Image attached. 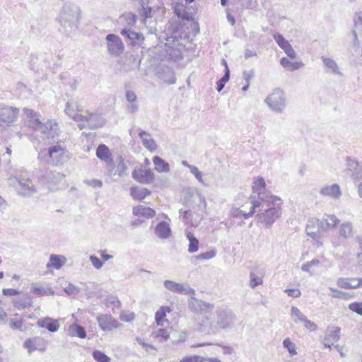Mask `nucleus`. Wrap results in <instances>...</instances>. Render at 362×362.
I'll return each mask as SVG.
<instances>
[{"label":"nucleus","instance_id":"40","mask_svg":"<svg viewBox=\"0 0 362 362\" xmlns=\"http://www.w3.org/2000/svg\"><path fill=\"white\" fill-rule=\"evenodd\" d=\"M186 237L189 242L188 246V252L189 253H194L197 252L199 250V240L191 232H187Z\"/></svg>","mask_w":362,"mask_h":362},{"label":"nucleus","instance_id":"43","mask_svg":"<svg viewBox=\"0 0 362 362\" xmlns=\"http://www.w3.org/2000/svg\"><path fill=\"white\" fill-rule=\"evenodd\" d=\"M291 316L294 317V322L299 323L305 320L307 317L296 307H292L291 310Z\"/></svg>","mask_w":362,"mask_h":362},{"label":"nucleus","instance_id":"64","mask_svg":"<svg viewBox=\"0 0 362 362\" xmlns=\"http://www.w3.org/2000/svg\"><path fill=\"white\" fill-rule=\"evenodd\" d=\"M136 95L132 90H127L126 92V99L129 103H134L136 100Z\"/></svg>","mask_w":362,"mask_h":362},{"label":"nucleus","instance_id":"62","mask_svg":"<svg viewBox=\"0 0 362 362\" xmlns=\"http://www.w3.org/2000/svg\"><path fill=\"white\" fill-rule=\"evenodd\" d=\"M26 300H17L15 303L16 307L18 308H25L30 306V303L28 301V298L26 297Z\"/></svg>","mask_w":362,"mask_h":362},{"label":"nucleus","instance_id":"56","mask_svg":"<svg viewBox=\"0 0 362 362\" xmlns=\"http://www.w3.org/2000/svg\"><path fill=\"white\" fill-rule=\"evenodd\" d=\"M121 18L127 21V23L129 25H134L136 21V15H134V14H133L132 13H128L124 14L121 17Z\"/></svg>","mask_w":362,"mask_h":362},{"label":"nucleus","instance_id":"38","mask_svg":"<svg viewBox=\"0 0 362 362\" xmlns=\"http://www.w3.org/2000/svg\"><path fill=\"white\" fill-rule=\"evenodd\" d=\"M280 64L284 68L288 69L290 71H294L299 69L300 68L304 66V64L302 62H292L286 57H283L281 59Z\"/></svg>","mask_w":362,"mask_h":362},{"label":"nucleus","instance_id":"59","mask_svg":"<svg viewBox=\"0 0 362 362\" xmlns=\"http://www.w3.org/2000/svg\"><path fill=\"white\" fill-rule=\"evenodd\" d=\"M349 308L353 312L362 315V303H352L349 305Z\"/></svg>","mask_w":362,"mask_h":362},{"label":"nucleus","instance_id":"20","mask_svg":"<svg viewBox=\"0 0 362 362\" xmlns=\"http://www.w3.org/2000/svg\"><path fill=\"white\" fill-rule=\"evenodd\" d=\"M18 180L19 193L25 196H30L36 192V189L29 178L20 177Z\"/></svg>","mask_w":362,"mask_h":362},{"label":"nucleus","instance_id":"55","mask_svg":"<svg viewBox=\"0 0 362 362\" xmlns=\"http://www.w3.org/2000/svg\"><path fill=\"white\" fill-rule=\"evenodd\" d=\"M179 214L180 216H182L183 221H185V223H189L192 221V214L191 211L180 209L179 211Z\"/></svg>","mask_w":362,"mask_h":362},{"label":"nucleus","instance_id":"34","mask_svg":"<svg viewBox=\"0 0 362 362\" xmlns=\"http://www.w3.org/2000/svg\"><path fill=\"white\" fill-rule=\"evenodd\" d=\"M67 333L71 337H78L81 339L86 337L85 329L76 323H73L68 327Z\"/></svg>","mask_w":362,"mask_h":362},{"label":"nucleus","instance_id":"63","mask_svg":"<svg viewBox=\"0 0 362 362\" xmlns=\"http://www.w3.org/2000/svg\"><path fill=\"white\" fill-rule=\"evenodd\" d=\"M3 295L6 296H13L20 293V291L13 288H4L2 291Z\"/></svg>","mask_w":362,"mask_h":362},{"label":"nucleus","instance_id":"33","mask_svg":"<svg viewBox=\"0 0 362 362\" xmlns=\"http://www.w3.org/2000/svg\"><path fill=\"white\" fill-rule=\"evenodd\" d=\"M66 262V258L64 256L52 254L49 256V261L47 264V268L53 267L56 269H59Z\"/></svg>","mask_w":362,"mask_h":362},{"label":"nucleus","instance_id":"5","mask_svg":"<svg viewBox=\"0 0 362 362\" xmlns=\"http://www.w3.org/2000/svg\"><path fill=\"white\" fill-rule=\"evenodd\" d=\"M346 173L351 177L353 182L358 187V193L360 197H362V166L355 159H347Z\"/></svg>","mask_w":362,"mask_h":362},{"label":"nucleus","instance_id":"9","mask_svg":"<svg viewBox=\"0 0 362 362\" xmlns=\"http://www.w3.org/2000/svg\"><path fill=\"white\" fill-rule=\"evenodd\" d=\"M163 285L165 288L173 293L182 295L195 294V291L188 284H180L171 280H165Z\"/></svg>","mask_w":362,"mask_h":362},{"label":"nucleus","instance_id":"22","mask_svg":"<svg viewBox=\"0 0 362 362\" xmlns=\"http://www.w3.org/2000/svg\"><path fill=\"white\" fill-rule=\"evenodd\" d=\"M39 327L46 328L51 332H57L59 328V323L57 320L52 319L49 317H43L37 322Z\"/></svg>","mask_w":362,"mask_h":362},{"label":"nucleus","instance_id":"47","mask_svg":"<svg viewBox=\"0 0 362 362\" xmlns=\"http://www.w3.org/2000/svg\"><path fill=\"white\" fill-rule=\"evenodd\" d=\"M329 289L333 293L330 295V296L332 298L347 300L351 297V295L349 293L343 292L332 287H329Z\"/></svg>","mask_w":362,"mask_h":362},{"label":"nucleus","instance_id":"13","mask_svg":"<svg viewBox=\"0 0 362 362\" xmlns=\"http://www.w3.org/2000/svg\"><path fill=\"white\" fill-rule=\"evenodd\" d=\"M354 28L352 30L351 37H353L352 45L351 47V52H357L359 48V41L358 40V33L362 32V14L356 13L354 17Z\"/></svg>","mask_w":362,"mask_h":362},{"label":"nucleus","instance_id":"3","mask_svg":"<svg viewBox=\"0 0 362 362\" xmlns=\"http://www.w3.org/2000/svg\"><path fill=\"white\" fill-rule=\"evenodd\" d=\"M80 9L74 5H65L59 15V22L66 33H69L78 28Z\"/></svg>","mask_w":362,"mask_h":362},{"label":"nucleus","instance_id":"29","mask_svg":"<svg viewBox=\"0 0 362 362\" xmlns=\"http://www.w3.org/2000/svg\"><path fill=\"white\" fill-rule=\"evenodd\" d=\"M133 214L136 216L150 218L156 215V211L150 207L139 205L133 208Z\"/></svg>","mask_w":362,"mask_h":362},{"label":"nucleus","instance_id":"53","mask_svg":"<svg viewBox=\"0 0 362 362\" xmlns=\"http://www.w3.org/2000/svg\"><path fill=\"white\" fill-rule=\"evenodd\" d=\"M216 255V250H211L197 255L196 259L198 260H208L214 258Z\"/></svg>","mask_w":362,"mask_h":362},{"label":"nucleus","instance_id":"32","mask_svg":"<svg viewBox=\"0 0 362 362\" xmlns=\"http://www.w3.org/2000/svg\"><path fill=\"white\" fill-rule=\"evenodd\" d=\"M320 223V228L325 230L334 228L339 223V220L334 215H325Z\"/></svg>","mask_w":362,"mask_h":362},{"label":"nucleus","instance_id":"17","mask_svg":"<svg viewBox=\"0 0 362 362\" xmlns=\"http://www.w3.org/2000/svg\"><path fill=\"white\" fill-rule=\"evenodd\" d=\"M319 193L325 197H328L332 199L337 200L342 196V191L340 186L337 183L330 185H325L322 187Z\"/></svg>","mask_w":362,"mask_h":362},{"label":"nucleus","instance_id":"36","mask_svg":"<svg viewBox=\"0 0 362 362\" xmlns=\"http://www.w3.org/2000/svg\"><path fill=\"white\" fill-rule=\"evenodd\" d=\"M155 169L159 173H168L170 171L169 164L159 156L153 158Z\"/></svg>","mask_w":362,"mask_h":362},{"label":"nucleus","instance_id":"26","mask_svg":"<svg viewBox=\"0 0 362 362\" xmlns=\"http://www.w3.org/2000/svg\"><path fill=\"white\" fill-rule=\"evenodd\" d=\"M155 233L159 238H168L171 235V229L169 224L165 221L158 223L155 228Z\"/></svg>","mask_w":362,"mask_h":362},{"label":"nucleus","instance_id":"35","mask_svg":"<svg viewBox=\"0 0 362 362\" xmlns=\"http://www.w3.org/2000/svg\"><path fill=\"white\" fill-rule=\"evenodd\" d=\"M254 200L248 201L247 203L250 205V211L246 212L245 211L240 210L237 208H233L231 211V215L234 218H240L243 217L245 219H247L252 216L255 214V209H252V202Z\"/></svg>","mask_w":362,"mask_h":362},{"label":"nucleus","instance_id":"21","mask_svg":"<svg viewBox=\"0 0 362 362\" xmlns=\"http://www.w3.org/2000/svg\"><path fill=\"white\" fill-rule=\"evenodd\" d=\"M133 177L141 183L149 184L154 180V174L150 169L133 172Z\"/></svg>","mask_w":362,"mask_h":362},{"label":"nucleus","instance_id":"25","mask_svg":"<svg viewBox=\"0 0 362 362\" xmlns=\"http://www.w3.org/2000/svg\"><path fill=\"white\" fill-rule=\"evenodd\" d=\"M337 284L338 286L345 289L355 288L362 284V279L339 278L337 281Z\"/></svg>","mask_w":362,"mask_h":362},{"label":"nucleus","instance_id":"61","mask_svg":"<svg viewBox=\"0 0 362 362\" xmlns=\"http://www.w3.org/2000/svg\"><path fill=\"white\" fill-rule=\"evenodd\" d=\"M303 324H304L305 329H306L307 330H308L310 332H313L317 329V327L316 324L314 323L313 322H311L308 318L305 319V320L303 322Z\"/></svg>","mask_w":362,"mask_h":362},{"label":"nucleus","instance_id":"7","mask_svg":"<svg viewBox=\"0 0 362 362\" xmlns=\"http://www.w3.org/2000/svg\"><path fill=\"white\" fill-rule=\"evenodd\" d=\"M39 132L42 134L43 139L48 143L54 141L60 133L59 124L55 119H48L41 126Z\"/></svg>","mask_w":362,"mask_h":362},{"label":"nucleus","instance_id":"44","mask_svg":"<svg viewBox=\"0 0 362 362\" xmlns=\"http://www.w3.org/2000/svg\"><path fill=\"white\" fill-rule=\"evenodd\" d=\"M229 78L230 70L228 67H226L224 75L216 83V90L218 92H221L223 89L226 83L228 81Z\"/></svg>","mask_w":362,"mask_h":362},{"label":"nucleus","instance_id":"10","mask_svg":"<svg viewBox=\"0 0 362 362\" xmlns=\"http://www.w3.org/2000/svg\"><path fill=\"white\" fill-rule=\"evenodd\" d=\"M107 49L110 54L119 55L124 50V44L118 35L108 34L106 36Z\"/></svg>","mask_w":362,"mask_h":362},{"label":"nucleus","instance_id":"2","mask_svg":"<svg viewBox=\"0 0 362 362\" xmlns=\"http://www.w3.org/2000/svg\"><path fill=\"white\" fill-rule=\"evenodd\" d=\"M216 314V322L205 317L199 324V331L208 334H214L218 332V328L223 329L230 328L236 321L235 315L229 310L220 309Z\"/></svg>","mask_w":362,"mask_h":362},{"label":"nucleus","instance_id":"8","mask_svg":"<svg viewBox=\"0 0 362 362\" xmlns=\"http://www.w3.org/2000/svg\"><path fill=\"white\" fill-rule=\"evenodd\" d=\"M45 182L50 191H56L64 187V175L59 172L49 171L45 175Z\"/></svg>","mask_w":362,"mask_h":362},{"label":"nucleus","instance_id":"54","mask_svg":"<svg viewBox=\"0 0 362 362\" xmlns=\"http://www.w3.org/2000/svg\"><path fill=\"white\" fill-rule=\"evenodd\" d=\"M165 77L163 78V81L165 83L168 84H174L176 82V78L175 76L174 72L170 69H167L165 71Z\"/></svg>","mask_w":362,"mask_h":362},{"label":"nucleus","instance_id":"48","mask_svg":"<svg viewBox=\"0 0 362 362\" xmlns=\"http://www.w3.org/2000/svg\"><path fill=\"white\" fill-rule=\"evenodd\" d=\"M93 357L97 362H110L111 361L109 356L99 350L93 351Z\"/></svg>","mask_w":362,"mask_h":362},{"label":"nucleus","instance_id":"19","mask_svg":"<svg viewBox=\"0 0 362 362\" xmlns=\"http://www.w3.org/2000/svg\"><path fill=\"white\" fill-rule=\"evenodd\" d=\"M274 38L279 46L282 49H284L288 57L291 59H294L296 57V54L295 50L293 49L288 40H286L282 35L276 33L274 35Z\"/></svg>","mask_w":362,"mask_h":362},{"label":"nucleus","instance_id":"46","mask_svg":"<svg viewBox=\"0 0 362 362\" xmlns=\"http://www.w3.org/2000/svg\"><path fill=\"white\" fill-rule=\"evenodd\" d=\"M196 195L198 198V208L203 213L206 214L207 203L204 195L199 191L196 192Z\"/></svg>","mask_w":362,"mask_h":362},{"label":"nucleus","instance_id":"31","mask_svg":"<svg viewBox=\"0 0 362 362\" xmlns=\"http://www.w3.org/2000/svg\"><path fill=\"white\" fill-rule=\"evenodd\" d=\"M109 170L113 174V175H117L119 177H123L127 175V166L122 156H119L117 158V164L115 167L109 169Z\"/></svg>","mask_w":362,"mask_h":362},{"label":"nucleus","instance_id":"58","mask_svg":"<svg viewBox=\"0 0 362 362\" xmlns=\"http://www.w3.org/2000/svg\"><path fill=\"white\" fill-rule=\"evenodd\" d=\"M90 261L91 262L93 267L97 269H101L103 266V262L95 255L90 256Z\"/></svg>","mask_w":362,"mask_h":362},{"label":"nucleus","instance_id":"41","mask_svg":"<svg viewBox=\"0 0 362 362\" xmlns=\"http://www.w3.org/2000/svg\"><path fill=\"white\" fill-rule=\"evenodd\" d=\"M64 112L68 116L76 122L81 121L83 118L82 115L78 114L75 112L74 105L69 101L66 103Z\"/></svg>","mask_w":362,"mask_h":362},{"label":"nucleus","instance_id":"57","mask_svg":"<svg viewBox=\"0 0 362 362\" xmlns=\"http://www.w3.org/2000/svg\"><path fill=\"white\" fill-rule=\"evenodd\" d=\"M190 173L194 175V177L197 179V180L202 184L206 185L202 179V173L199 170V169L196 167H190Z\"/></svg>","mask_w":362,"mask_h":362},{"label":"nucleus","instance_id":"11","mask_svg":"<svg viewBox=\"0 0 362 362\" xmlns=\"http://www.w3.org/2000/svg\"><path fill=\"white\" fill-rule=\"evenodd\" d=\"M189 308L195 313L204 314L211 312L214 305L206 303L202 300L191 297L188 302Z\"/></svg>","mask_w":362,"mask_h":362},{"label":"nucleus","instance_id":"16","mask_svg":"<svg viewBox=\"0 0 362 362\" xmlns=\"http://www.w3.org/2000/svg\"><path fill=\"white\" fill-rule=\"evenodd\" d=\"M23 112L26 116L25 119L26 125L33 130L39 131L41 126H43V123L40 120L39 115L33 110L28 108H24Z\"/></svg>","mask_w":362,"mask_h":362},{"label":"nucleus","instance_id":"51","mask_svg":"<svg viewBox=\"0 0 362 362\" xmlns=\"http://www.w3.org/2000/svg\"><path fill=\"white\" fill-rule=\"evenodd\" d=\"M147 0H142L141 1V9L139 11V13L141 16L144 17V23H146V20L148 17H150V14L151 12V7H145V4L146 3Z\"/></svg>","mask_w":362,"mask_h":362},{"label":"nucleus","instance_id":"60","mask_svg":"<svg viewBox=\"0 0 362 362\" xmlns=\"http://www.w3.org/2000/svg\"><path fill=\"white\" fill-rule=\"evenodd\" d=\"M64 291L68 295H75L79 292V288L74 285L69 284L65 288Z\"/></svg>","mask_w":362,"mask_h":362},{"label":"nucleus","instance_id":"49","mask_svg":"<svg viewBox=\"0 0 362 362\" xmlns=\"http://www.w3.org/2000/svg\"><path fill=\"white\" fill-rule=\"evenodd\" d=\"M250 286L252 288H255L263 283L262 277L257 276L255 273L251 272L250 274Z\"/></svg>","mask_w":362,"mask_h":362},{"label":"nucleus","instance_id":"1","mask_svg":"<svg viewBox=\"0 0 362 362\" xmlns=\"http://www.w3.org/2000/svg\"><path fill=\"white\" fill-rule=\"evenodd\" d=\"M281 199L277 196H269L263 201L252 202V209L257 211V221L267 228H270L282 214Z\"/></svg>","mask_w":362,"mask_h":362},{"label":"nucleus","instance_id":"45","mask_svg":"<svg viewBox=\"0 0 362 362\" xmlns=\"http://www.w3.org/2000/svg\"><path fill=\"white\" fill-rule=\"evenodd\" d=\"M339 233L341 236L347 238L352 235V225L351 223H344L341 225Z\"/></svg>","mask_w":362,"mask_h":362},{"label":"nucleus","instance_id":"28","mask_svg":"<svg viewBox=\"0 0 362 362\" xmlns=\"http://www.w3.org/2000/svg\"><path fill=\"white\" fill-rule=\"evenodd\" d=\"M97 157L110 165L112 163L111 153L109 148L105 144H100L96 150Z\"/></svg>","mask_w":362,"mask_h":362},{"label":"nucleus","instance_id":"27","mask_svg":"<svg viewBox=\"0 0 362 362\" xmlns=\"http://www.w3.org/2000/svg\"><path fill=\"white\" fill-rule=\"evenodd\" d=\"M139 137L141 139L144 146L153 152L157 148V145L153 139L150 138V134L146 131L141 130L139 134Z\"/></svg>","mask_w":362,"mask_h":362},{"label":"nucleus","instance_id":"24","mask_svg":"<svg viewBox=\"0 0 362 362\" xmlns=\"http://www.w3.org/2000/svg\"><path fill=\"white\" fill-rule=\"evenodd\" d=\"M321 59L327 73H331L338 76L342 75L338 64L334 59L324 56L321 57Z\"/></svg>","mask_w":362,"mask_h":362},{"label":"nucleus","instance_id":"42","mask_svg":"<svg viewBox=\"0 0 362 362\" xmlns=\"http://www.w3.org/2000/svg\"><path fill=\"white\" fill-rule=\"evenodd\" d=\"M170 312V308L167 306L160 307L156 313L155 319L158 325L163 326L166 313Z\"/></svg>","mask_w":362,"mask_h":362},{"label":"nucleus","instance_id":"52","mask_svg":"<svg viewBox=\"0 0 362 362\" xmlns=\"http://www.w3.org/2000/svg\"><path fill=\"white\" fill-rule=\"evenodd\" d=\"M37 339L35 338V339H28L27 340H25V341L24 342V347L25 349H28V352L29 353H31L34 351H35L37 347Z\"/></svg>","mask_w":362,"mask_h":362},{"label":"nucleus","instance_id":"37","mask_svg":"<svg viewBox=\"0 0 362 362\" xmlns=\"http://www.w3.org/2000/svg\"><path fill=\"white\" fill-rule=\"evenodd\" d=\"M130 191L133 198L137 200L144 199L151 193L148 189L144 187H132Z\"/></svg>","mask_w":362,"mask_h":362},{"label":"nucleus","instance_id":"15","mask_svg":"<svg viewBox=\"0 0 362 362\" xmlns=\"http://www.w3.org/2000/svg\"><path fill=\"white\" fill-rule=\"evenodd\" d=\"M340 330L338 327L327 328L322 341L325 347L331 349L332 346H334V343L340 339Z\"/></svg>","mask_w":362,"mask_h":362},{"label":"nucleus","instance_id":"23","mask_svg":"<svg viewBox=\"0 0 362 362\" xmlns=\"http://www.w3.org/2000/svg\"><path fill=\"white\" fill-rule=\"evenodd\" d=\"M121 35L127 37L133 45H139L144 40L142 34L132 30L131 29L124 28L120 32Z\"/></svg>","mask_w":362,"mask_h":362},{"label":"nucleus","instance_id":"30","mask_svg":"<svg viewBox=\"0 0 362 362\" xmlns=\"http://www.w3.org/2000/svg\"><path fill=\"white\" fill-rule=\"evenodd\" d=\"M320 228V223L319 219L309 220L306 226V233L308 236L315 239L318 236L319 229Z\"/></svg>","mask_w":362,"mask_h":362},{"label":"nucleus","instance_id":"14","mask_svg":"<svg viewBox=\"0 0 362 362\" xmlns=\"http://www.w3.org/2000/svg\"><path fill=\"white\" fill-rule=\"evenodd\" d=\"M98 325L101 329L105 332L111 331L113 329L119 327V324L110 315L100 314L97 317Z\"/></svg>","mask_w":362,"mask_h":362},{"label":"nucleus","instance_id":"12","mask_svg":"<svg viewBox=\"0 0 362 362\" xmlns=\"http://www.w3.org/2000/svg\"><path fill=\"white\" fill-rule=\"evenodd\" d=\"M82 119L80 122H86L88 128L90 129H95L102 127L105 124V119L96 112H88L86 115H82Z\"/></svg>","mask_w":362,"mask_h":362},{"label":"nucleus","instance_id":"6","mask_svg":"<svg viewBox=\"0 0 362 362\" xmlns=\"http://www.w3.org/2000/svg\"><path fill=\"white\" fill-rule=\"evenodd\" d=\"M47 162L53 165H62L67 158L66 148L59 144L50 146L47 150Z\"/></svg>","mask_w":362,"mask_h":362},{"label":"nucleus","instance_id":"4","mask_svg":"<svg viewBox=\"0 0 362 362\" xmlns=\"http://www.w3.org/2000/svg\"><path fill=\"white\" fill-rule=\"evenodd\" d=\"M264 103L274 112L281 113L286 107L284 93L280 88H275L264 100Z\"/></svg>","mask_w":362,"mask_h":362},{"label":"nucleus","instance_id":"50","mask_svg":"<svg viewBox=\"0 0 362 362\" xmlns=\"http://www.w3.org/2000/svg\"><path fill=\"white\" fill-rule=\"evenodd\" d=\"M283 346L288 350L291 356L297 354L296 345L291 341L289 338H286L283 341Z\"/></svg>","mask_w":362,"mask_h":362},{"label":"nucleus","instance_id":"39","mask_svg":"<svg viewBox=\"0 0 362 362\" xmlns=\"http://www.w3.org/2000/svg\"><path fill=\"white\" fill-rule=\"evenodd\" d=\"M170 333L171 329L160 328L153 332V336L154 338L158 339L160 342H164L170 338Z\"/></svg>","mask_w":362,"mask_h":362},{"label":"nucleus","instance_id":"18","mask_svg":"<svg viewBox=\"0 0 362 362\" xmlns=\"http://www.w3.org/2000/svg\"><path fill=\"white\" fill-rule=\"evenodd\" d=\"M265 187L266 183L263 177H259L253 182V192L258 194V199L257 201H263L267 199L268 197L273 196L270 193L264 192Z\"/></svg>","mask_w":362,"mask_h":362}]
</instances>
